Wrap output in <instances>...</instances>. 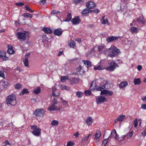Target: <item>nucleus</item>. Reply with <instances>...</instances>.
<instances>
[{"label":"nucleus","mask_w":146,"mask_h":146,"mask_svg":"<svg viewBox=\"0 0 146 146\" xmlns=\"http://www.w3.org/2000/svg\"><path fill=\"white\" fill-rule=\"evenodd\" d=\"M72 18L71 14L70 13H68L67 14L66 19L64 20V21L65 22H69L71 20Z\"/></svg>","instance_id":"nucleus-24"},{"label":"nucleus","mask_w":146,"mask_h":146,"mask_svg":"<svg viewBox=\"0 0 146 146\" xmlns=\"http://www.w3.org/2000/svg\"><path fill=\"white\" fill-rule=\"evenodd\" d=\"M97 85L96 84V82L93 81L91 84L90 89L92 91L96 90Z\"/></svg>","instance_id":"nucleus-17"},{"label":"nucleus","mask_w":146,"mask_h":146,"mask_svg":"<svg viewBox=\"0 0 146 146\" xmlns=\"http://www.w3.org/2000/svg\"><path fill=\"white\" fill-rule=\"evenodd\" d=\"M63 52V51H60L59 52V53H58V56H60L62 54Z\"/></svg>","instance_id":"nucleus-64"},{"label":"nucleus","mask_w":146,"mask_h":146,"mask_svg":"<svg viewBox=\"0 0 146 146\" xmlns=\"http://www.w3.org/2000/svg\"><path fill=\"white\" fill-rule=\"evenodd\" d=\"M69 45L71 47H73L76 45L75 42L73 40H71L69 42Z\"/></svg>","instance_id":"nucleus-42"},{"label":"nucleus","mask_w":146,"mask_h":146,"mask_svg":"<svg viewBox=\"0 0 146 146\" xmlns=\"http://www.w3.org/2000/svg\"><path fill=\"white\" fill-rule=\"evenodd\" d=\"M105 88V85L100 84V86H98L97 85L96 91H102V90L104 89Z\"/></svg>","instance_id":"nucleus-19"},{"label":"nucleus","mask_w":146,"mask_h":146,"mask_svg":"<svg viewBox=\"0 0 146 146\" xmlns=\"http://www.w3.org/2000/svg\"><path fill=\"white\" fill-rule=\"evenodd\" d=\"M131 32L133 34L134 33H138L137 28L134 27H132L131 29Z\"/></svg>","instance_id":"nucleus-33"},{"label":"nucleus","mask_w":146,"mask_h":146,"mask_svg":"<svg viewBox=\"0 0 146 146\" xmlns=\"http://www.w3.org/2000/svg\"><path fill=\"white\" fill-rule=\"evenodd\" d=\"M96 102L98 104L104 103L107 101L105 97L103 96H98L96 98Z\"/></svg>","instance_id":"nucleus-8"},{"label":"nucleus","mask_w":146,"mask_h":146,"mask_svg":"<svg viewBox=\"0 0 146 146\" xmlns=\"http://www.w3.org/2000/svg\"><path fill=\"white\" fill-rule=\"evenodd\" d=\"M93 121V119L91 117H89L86 120V122L88 125H91Z\"/></svg>","instance_id":"nucleus-30"},{"label":"nucleus","mask_w":146,"mask_h":146,"mask_svg":"<svg viewBox=\"0 0 146 146\" xmlns=\"http://www.w3.org/2000/svg\"><path fill=\"white\" fill-rule=\"evenodd\" d=\"M108 65L106 69V70L110 72L114 71L116 67H119V65L114 61L108 63Z\"/></svg>","instance_id":"nucleus-6"},{"label":"nucleus","mask_w":146,"mask_h":146,"mask_svg":"<svg viewBox=\"0 0 146 146\" xmlns=\"http://www.w3.org/2000/svg\"><path fill=\"white\" fill-rule=\"evenodd\" d=\"M29 33L27 31H24L23 32H18L16 34L17 38L19 40H25L30 37Z\"/></svg>","instance_id":"nucleus-4"},{"label":"nucleus","mask_w":146,"mask_h":146,"mask_svg":"<svg viewBox=\"0 0 146 146\" xmlns=\"http://www.w3.org/2000/svg\"><path fill=\"white\" fill-rule=\"evenodd\" d=\"M62 32L63 31H61L60 29H57L54 30V35L60 36L62 35Z\"/></svg>","instance_id":"nucleus-16"},{"label":"nucleus","mask_w":146,"mask_h":146,"mask_svg":"<svg viewBox=\"0 0 146 146\" xmlns=\"http://www.w3.org/2000/svg\"><path fill=\"white\" fill-rule=\"evenodd\" d=\"M42 31L45 33L47 34H51L52 33V30L48 28H44L42 29Z\"/></svg>","instance_id":"nucleus-21"},{"label":"nucleus","mask_w":146,"mask_h":146,"mask_svg":"<svg viewBox=\"0 0 146 146\" xmlns=\"http://www.w3.org/2000/svg\"><path fill=\"white\" fill-rule=\"evenodd\" d=\"M110 137L112 138H114L115 139H117L119 138L116 131L115 129H113L112 131Z\"/></svg>","instance_id":"nucleus-13"},{"label":"nucleus","mask_w":146,"mask_h":146,"mask_svg":"<svg viewBox=\"0 0 146 146\" xmlns=\"http://www.w3.org/2000/svg\"><path fill=\"white\" fill-rule=\"evenodd\" d=\"M141 81L140 78H135L133 80V82L135 85H139L141 84Z\"/></svg>","instance_id":"nucleus-26"},{"label":"nucleus","mask_w":146,"mask_h":146,"mask_svg":"<svg viewBox=\"0 0 146 146\" xmlns=\"http://www.w3.org/2000/svg\"><path fill=\"white\" fill-rule=\"evenodd\" d=\"M125 116L124 115H121L117 117V119L119 121H122L125 119Z\"/></svg>","instance_id":"nucleus-27"},{"label":"nucleus","mask_w":146,"mask_h":146,"mask_svg":"<svg viewBox=\"0 0 146 146\" xmlns=\"http://www.w3.org/2000/svg\"><path fill=\"white\" fill-rule=\"evenodd\" d=\"M90 136H91V134H89L88 135L87 137H85L84 138V141H87L88 139L89 138V137Z\"/></svg>","instance_id":"nucleus-60"},{"label":"nucleus","mask_w":146,"mask_h":146,"mask_svg":"<svg viewBox=\"0 0 146 146\" xmlns=\"http://www.w3.org/2000/svg\"><path fill=\"white\" fill-rule=\"evenodd\" d=\"M83 94V93L80 91H78L76 93L77 97L79 98H81Z\"/></svg>","instance_id":"nucleus-38"},{"label":"nucleus","mask_w":146,"mask_h":146,"mask_svg":"<svg viewBox=\"0 0 146 146\" xmlns=\"http://www.w3.org/2000/svg\"><path fill=\"white\" fill-rule=\"evenodd\" d=\"M7 52L10 54H12L15 53V51L13 49V46H11L7 50Z\"/></svg>","instance_id":"nucleus-23"},{"label":"nucleus","mask_w":146,"mask_h":146,"mask_svg":"<svg viewBox=\"0 0 146 146\" xmlns=\"http://www.w3.org/2000/svg\"><path fill=\"white\" fill-rule=\"evenodd\" d=\"M90 12H92L96 13H97L99 12L100 11L97 9H95L93 10H90Z\"/></svg>","instance_id":"nucleus-50"},{"label":"nucleus","mask_w":146,"mask_h":146,"mask_svg":"<svg viewBox=\"0 0 146 146\" xmlns=\"http://www.w3.org/2000/svg\"><path fill=\"white\" fill-rule=\"evenodd\" d=\"M24 17H29L30 18H32L33 15L28 13H25L24 14Z\"/></svg>","instance_id":"nucleus-39"},{"label":"nucleus","mask_w":146,"mask_h":146,"mask_svg":"<svg viewBox=\"0 0 146 146\" xmlns=\"http://www.w3.org/2000/svg\"><path fill=\"white\" fill-rule=\"evenodd\" d=\"M25 8L26 9V10L29 11L30 12H33L34 11L32 10L30 7H29L27 5H26L25 6Z\"/></svg>","instance_id":"nucleus-46"},{"label":"nucleus","mask_w":146,"mask_h":146,"mask_svg":"<svg viewBox=\"0 0 146 146\" xmlns=\"http://www.w3.org/2000/svg\"><path fill=\"white\" fill-rule=\"evenodd\" d=\"M15 5L18 6H22L24 5V3L22 2L16 3Z\"/></svg>","instance_id":"nucleus-53"},{"label":"nucleus","mask_w":146,"mask_h":146,"mask_svg":"<svg viewBox=\"0 0 146 146\" xmlns=\"http://www.w3.org/2000/svg\"><path fill=\"white\" fill-rule=\"evenodd\" d=\"M45 113L44 110L42 108L37 109L34 112L33 114L36 117H43Z\"/></svg>","instance_id":"nucleus-7"},{"label":"nucleus","mask_w":146,"mask_h":146,"mask_svg":"<svg viewBox=\"0 0 146 146\" xmlns=\"http://www.w3.org/2000/svg\"><path fill=\"white\" fill-rule=\"evenodd\" d=\"M60 13V12L59 11H57L55 10H53L52 12L51 13L52 14H56L58 15Z\"/></svg>","instance_id":"nucleus-47"},{"label":"nucleus","mask_w":146,"mask_h":146,"mask_svg":"<svg viewBox=\"0 0 146 146\" xmlns=\"http://www.w3.org/2000/svg\"><path fill=\"white\" fill-rule=\"evenodd\" d=\"M86 7L90 9H94L96 7V4L93 1L88 2L86 4Z\"/></svg>","instance_id":"nucleus-10"},{"label":"nucleus","mask_w":146,"mask_h":146,"mask_svg":"<svg viewBox=\"0 0 146 146\" xmlns=\"http://www.w3.org/2000/svg\"><path fill=\"white\" fill-rule=\"evenodd\" d=\"M68 77L67 76H62L61 78V82H64L68 79Z\"/></svg>","instance_id":"nucleus-40"},{"label":"nucleus","mask_w":146,"mask_h":146,"mask_svg":"<svg viewBox=\"0 0 146 146\" xmlns=\"http://www.w3.org/2000/svg\"><path fill=\"white\" fill-rule=\"evenodd\" d=\"M142 18L140 17L137 19V21L138 22H141V20H142Z\"/></svg>","instance_id":"nucleus-63"},{"label":"nucleus","mask_w":146,"mask_h":146,"mask_svg":"<svg viewBox=\"0 0 146 146\" xmlns=\"http://www.w3.org/2000/svg\"><path fill=\"white\" fill-rule=\"evenodd\" d=\"M120 36H110L106 39V41L108 42H110L117 39Z\"/></svg>","instance_id":"nucleus-15"},{"label":"nucleus","mask_w":146,"mask_h":146,"mask_svg":"<svg viewBox=\"0 0 146 146\" xmlns=\"http://www.w3.org/2000/svg\"><path fill=\"white\" fill-rule=\"evenodd\" d=\"M141 108L143 109L146 110V104H142L141 105Z\"/></svg>","instance_id":"nucleus-59"},{"label":"nucleus","mask_w":146,"mask_h":146,"mask_svg":"<svg viewBox=\"0 0 146 146\" xmlns=\"http://www.w3.org/2000/svg\"><path fill=\"white\" fill-rule=\"evenodd\" d=\"M82 62L84 64L86 65L87 68H89L91 67L92 63L90 61L88 60H83L82 61Z\"/></svg>","instance_id":"nucleus-18"},{"label":"nucleus","mask_w":146,"mask_h":146,"mask_svg":"<svg viewBox=\"0 0 146 146\" xmlns=\"http://www.w3.org/2000/svg\"><path fill=\"white\" fill-rule=\"evenodd\" d=\"M51 124L52 126H56L58 124L59 122L56 120H53L51 122Z\"/></svg>","instance_id":"nucleus-35"},{"label":"nucleus","mask_w":146,"mask_h":146,"mask_svg":"<svg viewBox=\"0 0 146 146\" xmlns=\"http://www.w3.org/2000/svg\"><path fill=\"white\" fill-rule=\"evenodd\" d=\"M3 146H10V144L7 140H6L3 143Z\"/></svg>","instance_id":"nucleus-44"},{"label":"nucleus","mask_w":146,"mask_h":146,"mask_svg":"<svg viewBox=\"0 0 146 146\" xmlns=\"http://www.w3.org/2000/svg\"><path fill=\"white\" fill-rule=\"evenodd\" d=\"M31 55V53L30 52L27 53L25 55V57L26 58H28L30 57V56Z\"/></svg>","instance_id":"nucleus-57"},{"label":"nucleus","mask_w":146,"mask_h":146,"mask_svg":"<svg viewBox=\"0 0 146 146\" xmlns=\"http://www.w3.org/2000/svg\"><path fill=\"white\" fill-rule=\"evenodd\" d=\"M74 145V143L72 142L69 141L67 143L66 146H73Z\"/></svg>","instance_id":"nucleus-52"},{"label":"nucleus","mask_w":146,"mask_h":146,"mask_svg":"<svg viewBox=\"0 0 146 146\" xmlns=\"http://www.w3.org/2000/svg\"><path fill=\"white\" fill-rule=\"evenodd\" d=\"M61 102L62 103L63 105L67 106L66 107L68 106V101L62 99V98H61Z\"/></svg>","instance_id":"nucleus-34"},{"label":"nucleus","mask_w":146,"mask_h":146,"mask_svg":"<svg viewBox=\"0 0 146 146\" xmlns=\"http://www.w3.org/2000/svg\"><path fill=\"white\" fill-rule=\"evenodd\" d=\"M84 93L85 95L87 96H89L92 94L91 91L89 90H86Z\"/></svg>","instance_id":"nucleus-45"},{"label":"nucleus","mask_w":146,"mask_h":146,"mask_svg":"<svg viewBox=\"0 0 146 146\" xmlns=\"http://www.w3.org/2000/svg\"><path fill=\"white\" fill-rule=\"evenodd\" d=\"M23 62L25 65L29 68V61L28 58H25L23 59Z\"/></svg>","instance_id":"nucleus-29"},{"label":"nucleus","mask_w":146,"mask_h":146,"mask_svg":"<svg viewBox=\"0 0 146 146\" xmlns=\"http://www.w3.org/2000/svg\"><path fill=\"white\" fill-rule=\"evenodd\" d=\"M108 142V139H106L102 141L101 146H105Z\"/></svg>","instance_id":"nucleus-43"},{"label":"nucleus","mask_w":146,"mask_h":146,"mask_svg":"<svg viewBox=\"0 0 146 146\" xmlns=\"http://www.w3.org/2000/svg\"><path fill=\"white\" fill-rule=\"evenodd\" d=\"M137 70L139 71H140L141 70V69L142 68V66L141 65H139L137 67Z\"/></svg>","instance_id":"nucleus-58"},{"label":"nucleus","mask_w":146,"mask_h":146,"mask_svg":"<svg viewBox=\"0 0 146 146\" xmlns=\"http://www.w3.org/2000/svg\"><path fill=\"white\" fill-rule=\"evenodd\" d=\"M6 52L4 51H0V57L3 61L6 60L8 59V57L6 55Z\"/></svg>","instance_id":"nucleus-12"},{"label":"nucleus","mask_w":146,"mask_h":146,"mask_svg":"<svg viewBox=\"0 0 146 146\" xmlns=\"http://www.w3.org/2000/svg\"><path fill=\"white\" fill-rule=\"evenodd\" d=\"M46 2V0H41L39 2V3L41 5H43Z\"/></svg>","instance_id":"nucleus-54"},{"label":"nucleus","mask_w":146,"mask_h":146,"mask_svg":"<svg viewBox=\"0 0 146 146\" xmlns=\"http://www.w3.org/2000/svg\"><path fill=\"white\" fill-rule=\"evenodd\" d=\"M60 95L59 91L55 87L52 88V96H53V100L52 103V104L49 106L48 110L50 111L54 110H60L62 108V106L57 105L58 102L55 98H58Z\"/></svg>","instance_id":"nucleus-1"},{"label":"nucleus","mask_w":146,"mask_h":146,"mask_svg":"<svg viewBox=\"0 0 146 146\" xmlns=\"http://www.w3.org/2000/svg\"><path fill=\"white\" fill-rule=\"evenodd\" d=\"M133 134V132L132 131L131 132H128L125 135H123V136H124L125 137H127V138L129 139L131 137H132Z\"/></svg>","instance_id":"nucleus-31"},{"label":"nucleus","mask_w":146,"mask_h":146,"mask_svg":"<svg viewBox=\"0 0 146 146\" xmlns=\"http://www.w3.org/2000/svg\"><path fill=\"white\" fill-rule=\"evenodd\" d=\"M109 50V51L108 55L111 58H113L118 55L120 53V50L113 45L112 46Z\"/></svg>","instance_id":"nucleus-2"},{"label":"nucleus","mask_w":146,"mask_h":146,"mask_svg":"<svg viewBox=\"0 0 146 146\" xmlns=\"http://www.w3.org/2000/svg\"><path fill=\"white\" fill-rule=\"evenodd\" d=\"M142 135L144 137L146 135V129L143 131L142 133Z\"/></svg>","instance_id":"nucleus-62"},{"label":"nucleus","mask_w":146,"mask_h":146,"mask_svg":"<svg viewBox=\"0 0 146 146\" xmlns=\"http://www.w3.org/2000/svg\"><path fill=\"white\" fill-rule=\"evenodd\" d=\"M0 76L3 78H5L4 72L3 71H0Z\"/></svg>","instance_id":"nucleus-51"},{"label":"nucleus","mask_w":146,"mask_h":146,"mask_svg":"<svg viewBox=\"0 0 146 146\" xmlns=\"http://www.w3.org/2000/svg\"><path fill=\"white\" fill-rule=\"evenodd\" d=\"M33 93L35 94H37L40 93L41 89L40 87H38L34 89Z\"/></svg>","instance_id":"nucleus-28"},{"label":"nucleus","mask_w":146,"mask_h":146,"mask_svg":"<svg viewBox=\"0 0 146 146\" xmlns=\"http://www.w3.org/2000/svg\"><path fill=\"white\" fill-rule=\"evenodd\" d=\"M127 85L128 82H122L119 84V87L120 88H122L125 87Z\"/></svg>","instance_id":"nucleus-22"},{"label":"nucleus","mask_w":146,"mask_h":146,"mask_svg":"<svg viewBox=\"0 0 146 146\" xmlns=\"http://www.w3.org/2000/svg\"><path fill=\"white\" fill-rule=\"evenodd\" d=\"M89 9L86 8L83 10V11L82 12V14L83 15H86L89 12L90 9Z\"/></svg>","instance_id":"nucleus-37"},{"label":"nucleus","mask_w":146,"mask_h":146,"mask_svg":"<svg viewBox=\"0 0 146 146\" xmlns=\"http://www.w3.org/2000/svg\"><path fill=\"white\" fill-rule=\"evenodd\" d=\"M80 135V134L78 132H76L74 134V136L76 137H78Z\"/></svg>","instance_id":"nucleus-61"},{"label":"nucleus","mask_w":146,"mask_h":146,"mask_svg":"<svg viewBox=\"0 0 146 146\" xmlns=\"http://www.w3.org/2000/svg\"><path fill=\"white\" fill-rule=\"evenodd\" d=\"M31 129L32 130V133L33 135L36 137H39L41 134V129L36 125H31Z\"/></svg>","instance_id":"nucleus-5"},{"label":"nucleus","mask_w":146,"mask_h":146,"mask_svg":"<svg viewBox=\"0 0 146 146\" xmlns=\"http://www.w3.org/2000/svg\"><path fill=\"white\" fill-rule=\"evenodd\" d=\"M73 24L77 25L78 24L81 22V20L79 16L74 17L71 21Z\"/></svg>","instance_id":"nucleus-9"},{"label":"nucleus","mask_w":146,"mask_h":146,"mask_svg":"<svg viewBox=\"0 0 146 146\" xmlns=\"http://www.w3.org/2000/svg\"><path fill=\"white\" fill-rule=\"evenodd\" d=\"M21 86V85L19 84H17L14 86V87L15 89H20Z\"/></svg>","instance_id":"nucleus-48"},{"label":"nucleus","mask_w":146,"mask_h":146,"mask_svg":"<svg viewBox=\"0 0 146 146\" xmlns=\"http://www.w3.org/2000/svg\"><path fill=\"white\" fill-rule=\"evenodd\" d=\"M29 93L28 90L27 89H23L21 92H20L19 94L21 95H23L25 93Z\"/></svg>","instance_id":"nucleus-36"},{"label":"nucleus","mask_w":146,"mask_h":146,"mask_svg":"<svg viewBox=\"0 0 146 146\" xmlns=\"http://www.w3.org/2000/svg\"><path fill=\"white\" fill-rule=\"evenodd\" d=\"M78 79L77 78H73L72 80H70V83L72 85L78 82Z\"/></svg>","instance_id":"nucleus-32"},{"label":"nucleus","mask_w":146,"mask_h":146,"mask_svg":"<svg viewBox=\"0 0 146 146\" xmlns=\"http://www.w3.org/2000/svg\"><path fill=\"white\" fill-rule=\"evenodd\" d=\"M103 66L100 64V63H99L97 64V66L94 67V69L95 70H103L104 69V68Z\"/></svg>","instance_id":"nucleus-20"},{"label":"nucleus","mask_w":146,"mask_h":146,"mask_svg":"<svg viewBox=\"0 0 146 146\" xmlns=\"http://www.w3.org/2000/svg\"><path fill=\"white\" fill-rule=\"evenodd\" d=\"M105 16H103L102 17V19L101 20V21H102V23L103 24H107L108 23V20L107 19H105Z\"/></svg>","instance_id":"nucleus-25"},{"label":"nucleus","mask_w":146,"mask_h":146,"mask_svg":"<svg viewBox=\"0 0 146 146\" xmlns=\"http://www.w3.org/2000/svg\"><path fill=\"white\" fill-rule=\"evenodd\" d=\"M101 95L104 94L106 95L108 94L110 96H111L113 94V92L112 91L107 90H104L101 91L100 93Z\"/></svg>","instance_id":"nucleus-11"},{"label":"nucleus","mask_w":146,"mask_h":146,"mask_svg":"<svg viewBox=\"0 0 146 146\" xmlns=\"http://www.w3.org/2000/svg\"><path fill=\"white\" fill-rule=\"evenodd\" d=\"M60 88L62 90H66L67 89V86L65 85H61L60 86Z\"/></svg>","instance_id":"nucleus-49"},{"label":"nucleus","mask_w":146,"mask_h":146,"mask_svg":"<svg viewBox=\"0 0 146 146\" xmlns=\"http://www.w3.org/2000/svg\"><path fill=\"white\" fill-rule=\"evenodd\" d=\"M6 102L8 104L12 106L15 105L17 103L16 96L13 94L10 95L7 97Z\"/></svg>","instance_id":"nucleus-3"},{"label":"nucleus","mask_w":146,"mask_h":146,"mask_svg":"<svg viewBox=\"0 0 146 146\" xmlns=\"http://www.w3.org/2000/svg\"><path fill=\"white\" fill-rule=\"evenodd\" d=\"M133 124L135 127L137 126L138 125V122L137 119H136L134 121Z\"/></svg>","instance_id":"nucleus-55"},{"label":"nucleus","mask_w":146,"mask_h":146,"mask_svg":"<svg viewBox=\"0 0 146 146\" xmlns=\"http://www.w3.org/2000/svg\"><path fill=\"white\" fill-rule=\"evenodd\" d=\"M104 48V46H100L98 47V51L99 52L101 51Z\"/></svg>","instance_id":"nucleus-56"},{"label":"nucleus","mask_w":146,"mask_h":146,"mask_svg":"<svg viewBox=\"0 0 146 146\" xmlns=\"http://www.w3.org/2000/svg\"><path fill=\"white\" fill-rule=\"evenodd\" d=\"M101 133L99 131H97L96 132V133L94 135V139L96 140V141L97 142L98 141L99 138L100 136Z\"/></svg>","instance_id":"nucleus-14"},{"label":"nucleus","mask_w":146,"mask_h":146,"mask_svg":"<svg viewBox=\"0 0 146 146\" xmlns=\"http://www.w3.org/2000/svg\"><path fill=\"white\" fill-rule=\"evenodd\" d=\"M84 2V0H74L73 2L76 4L80 3L81 4L83 3Z\"/></svg>","instance_id":"nucleus-41"}]
</instances>
